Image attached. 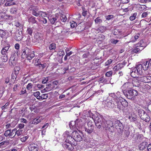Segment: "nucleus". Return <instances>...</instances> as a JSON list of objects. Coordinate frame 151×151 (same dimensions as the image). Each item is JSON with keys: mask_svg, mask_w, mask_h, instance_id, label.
<instances>
[{"mask_svg": "<svg viewBox=\"0 0 151 151\" xmlns=\"http://www.w3.org/2000/svg\"><path fill=\"white\" fill-rule=\"evenodd\" d=\"M123 93L125 96L129 99H134V98L138 95L137 91L133 89L123 91Z\"/></svg>", "mask_w": 151, "mask_h": 151, "instance_id": "f257e3e1", "label": "nucleus"}, {"mask_svg": "<svg viewBox=\"0 0 151 151\" xmlns=\"http://www.w3.org/2000/svg\"><path fill=\"white\" fill-rule=\"evenodd\" d=\"M134 80H133V82H126L121 87L122 91L123 93V91H126L129 90L131 89L132 88L133 86L134 85L136 86L139 85V83L136 84L135 82H134Z\"/></svg>", "mask_w": 151, "mask_h": 151, "instance_id": "f03ea898", "label": "nucleus"}, {"mask_svg": "<svg viewBox=\"0 0 151 151\" xmlns=\"http://www.w3.org/2000/svg\"><path fill=\"white\" fill-rule=\"evenodd\" d=\"M138 114L141 119L146 122H148L150 120V117L145 112L141 109L138 111Z\"/></svg>", "mask_w": 151, "mask_h": 151, "instance_id": "7ed1b4c3", "label": "nucleus"}, {"mask_svg": "<svg viewBox=\"0 0 151 151\" xmlns=\"http://www.w3.org/2000/svg\"><path fill=\"white\" fill-rule=\"evenodd\" d=\"M65 140V143L72 142L73 140V137H72V131H66L63 134Z\"/></svg>", "mask_w": 151, "mask_h": 151, "instance_id": "20e7f679", "label": "nucleus"}, {"mask_svg": "<svg viewBox=\"0 0 151 151\" xmlns=\"http://www.w3.org/2000/svg\"><path fill=\"white\" fill-rule=\"evenodd\" d=\"M114 126L119 134H121L123 131L124 126L119 120H116L114 122Z\"/></svg>", "mask_w": 151, "mask_h": 151, "instance_id": "39448f33", "label": "nucleus"}, {"mask_svg": "<svg viewBox=\"0 0 151 151\" xmlns=\"http://www.w3.org/2000/svg\"><path fill=\"white\" fill-rule=\"evenodd\" d=\"M72 137H73V140L77 142H80L83 139L81 134L76 131H72Z\"/></svg>", "mask_w": 151, "mask_h": 151, "instance_id": "423d86ee", "label": "nucleus"}, {"mask_svg": "<svg viewBox=\"0 0 151 151\" xmlns=\"http://www.w3.org/2000/svg\"><path fill=\"white\" fill-rule=\"evenodd\" d=\"M84 120L83 119H78L75 121V125L76 128L80 129L83 126L84 124Z\"/></svg>", "mask_w": 151, "mask_h": 151, "instance_id": "0eeeda50", "label": "nucleus"}, {"mask_svg": "<svg viewBox=\"0 0 151 151\" xmlns=\"http://www.w3.org/2000/svg\"><path fill=\"white\" fill-rule=\"evenodd\" d=\"M37 9H33L32 11V14L36 17L41 16L42 17L45 16L46 15V14L42 11H39L37 12Z\"/></svg>", "mask_w": 151, "mask_h": 151, "instance_id": "6e6552de", "label": "nucleus"}, {"mask_svg": "<svg viewBox=\"0 0 151 151\" xmlns=\"http://www.w3.org/2000/svg\"><path fill=\"white\" fill-rule=\"evenodd\" d=\"M10 45H8L7 46L4 47L1 51V55H6L10 52L11 49Z\"/></svg>", "mask_w": 151, "mask_h": 151, "instance_id": "1a4fd4ad", "label": "nucleus"}, {"mask_svg": "<svg viewBox=\"0 0 151 151\" xmlns=\"http://www.w3.org/2000/svg\"><path fill=\"white\" fill-rule=\"evenodd\" d=\"M28 148L30 151H37L38 147L36 144L32 143L29 146Z\"/></svg>", "mask_w": 151, "mask_h": 151, "instance_id": "9d476101", "label": "nucleus"}, {"mask_svg": "<svg viewBox=\"0 0 151 151\" xmlns=\"http://www.w3.org/2000/svg\"><path fill=\"white\" fill-rule=\"evenodd\" d=\"M31 50L27 47H25L23 49V52L22 55V58H27V56L29 54Z\"/></svg>", "mask_w": 151, "mask_h": 151, "instance_id": "9b49d317", "label": "nucleus"}, {"mask_svg": "<svg viewBox=\"0 0 151 151\" xmlns=\"http://www.w3.org/2000/svg\"><path fill=\"white\" fill-rule=\"evenodd\" d=\"M72 142H68L64 144V147L70 150H72L74 149L73 146L72 145Z\"/></svg>", "mask_w": 151, "mask_h": 151, "instance_id": "f8f14e48", "label": "nucleus"}, {"mask_svg": "<svg viewBox=\"0 0 151 151\" xmlns=\"http://www.w3.org/2000/svg\"><path fill=\"white\" fill-rule=\"evenodd\" d=\"M22 38V33L21 32H19L18 31L16 32L15 36V38L16 40L19 41Z\"/></svg>", "mask_w": 151, "mask_h": 151, "instance_id": "ddd939ff", "label": "nucleus"}, {"mask_svg": "<svg viewBox=\"0 0 151 151\" xmlns=\"http://www.w3.org/2000/svg\"><path fill=\"white\" fill-rule=\"evenodd\" d=\"M136 70L137 69L135 68H132L131 70L132 71L131 72L130 75L133 78H135L136 77L137 78V75H139L138 73L137 72Z\"/></svg>", "mask_w": 151, "mask_h": 151, "instance_id": "4468645a", "label": "nucleus"}, {"mask_svg": "<svg viewBox=\"0 0 151 151\" xmlns=\"http://www.w3.org/2000/svg\"><path fill=\"white\" fill-rule=\"evenodd\" d=\"M125 65V63L123 62L122 63H119L114 67V69L116 71L119 70L123 68Z\"/></svg>", "mask_w": 151, "mask_h": 151, "instance_id": "2eb2a0df", "label": "nucleus"}, {"mask_svg": "<svg viewBox=\"0 0 151 151\" xmlns=\"http://www.w3.org/2000/svg\"><path fill=\"white\" fill-rule=\"evenodd\" d=\"M147 143L145 141L142 142L139 145L138 147L140 150H142L145 148L147 146Z\"/></svg>", "mask_w": 151, "mask_h": 151, "instance_id": "dca6fc26", "label": "nucleus"}, {"mask_svg": "<svg viewBox=\"0 0 151 151\" xmlns=\"http://www.w3.org/2000/svg\"><path fill=\"white\" fill-rule=\"evenodd\" d=\"M135 68L137 69L136 70L137 72L139 74L141 75L142 73V66L141 64H139L137 65L134 68Z\"/></svg>", "mask_w": 151, "mask_h": 151, "instance_id": "f3484780", "label": "nucleus"}, {"mask_svg": "<svg viewBox=\"0 0 151 151\" xmlns=\"http://www.w3.org/2000/svg\"><path fill=\"white\" fill-rule=\"evenodd\" d=\"M146 76H144L141 77H138L136 80H134V82L137 83V82H138L139 83L138 81H140L142 82H143L144 83H146Z\"/></svg>", "mask_w": 151, "mask_h": 151, "instance_id": "a211bd4d", "label": "nucleus"}, {"mask_svg": "<svg viewBox=\"0 0 151 151\" xmlns=\"http://www.w3.org/2000/svg\"><path fill=\"white\" fill-rule=\"evenodd\" d=\"M17 75L14 73H12L11 75V79L10 82L11 83H15L16 80Z\"/></svg>", "mask_w": 151, "mask_h": 151, "instance_id": "6ab92c4d", "label": "nucleus"}, {"mask_svg": "<svg viewBox=\"0 0 151 151\" xmlns=\"http://www.w3.org/2000/svg\"><path fill=\"white\" fill-rule=\"evenodd\" d=\"M6 1L5 5L6 6H9L15 4V2H13L14 0H4Z\"/></svg>", "mask_w": 151, "mask_h": 151, "instance_id": "aec40b11", "label": "nucleus"}, {"mask_svg": "<svg viewBox=\"0 0 151 151\" xmlns=\"http://www.w3.org/2000/svg\"><path fill=\"white\" fill-rule=\"evenodd\" d=\"M28 21L32 24H38V22L36 20L35 17L33 16L30 17L28 19Z\"/></svg>", "mask_w": 151, "mask_h": 151, "instance_id": "412c9836", "label": "nucleus"}, {"mask_svg": "<svg viewBox=\"0 0 151 151\" xmlns=\"http://www.w3.org/2000/svg\"><path fill=\"white\" fill-rule=\"evenodd\" d=\"M14 135L15 136L16 135H17L18 137L20 135L22 134L23 130L20 129H19L17 130V129L16 128L14 129Z\"/></svg>", "mask_w": 151, "mask_h": 151, "instance_id": "4be33fe9", "label": "nucleus"}, {"mask_svg": "<svg viewBox=\"0 0 151 151\" xmlns=\"http://www.w3.org/2000/svg\"><path fill=\"white\" fill-rule=\"evenodd\" d=\"M9 61L10 64L11 65L14 66L16 65L17 62L14 56L11 57Z\"/></svg>", "mask_w": 151, "mask_h": 151, "instance_id": "5701e85b", "label": "nucleus"}, {"mask_svg": "<svg viewBox=\"0 0 151 151\" xmlns=\"http://www.w3.org/2000/svg\"><path fill=\"white\" fill-rule=\"evenodd\" d=\"M142 66V68L144 70H147L148 69L149 67H150L148 61H147L146 62H144Z\"/></svg>", "mask_w": 151, "mask_h": 151, "instance_id": "b1692460", "label": "nucleus"}, {"mask_svg": "<svg viewBox=\"0 0 151 151\" xmlns=\"http://www.w3.org/2000/svg\"><path fill=\"white\" fill-rule=\"evenodd\" d=\"M35 56V55L34 53V52L33 51H30V53L28 54L26 58L27 59L29 60H31Z\"/></svg>", "mask_w": 151, "mask_h": 151, "instance_id": "393cba45", "label": "nucleus"}, {"mask_svg": "<svg viewBox=\"0 0 151 151\" xmlns=\"http://www.w3.org/2000/svg\"><path fill=\"white\" fill-rule=\"evenodd\" d=\"M0 58L2 62H6L8 60L7 55H2L1 56Z\"/></svg>", "mask_w": 151, "mask_h": 151, "instance_id": "a878e982", "label": "nucleus"}, {"mask_svg": "<svg viewBox=\"0 0 151 151\" xmlns=\"http://www.w3.org/2000/svg\"><path fill=\"white\" fill-rule=\"evenodd\" d=\"M137 47H142L143 48L145 47V44H144L143 40H140L137 44Z\"/></svg>", "mask_w": 151, "mask_h": 151, "instance_id": "bb28decb", "label": "nucleus"}, {"mask_svg": "<svg viewBox=\"0 0 151 151\" xmlns=\"http://www.w3.org/2000/svg\"><path fill=\"white\" fill-rule=\"evenodd\" d=\"M58 18V17L55 16V17H50L49 20L50 23L52 24H54L55 22L57 21Z\"/></svg>", "mask_w": 151, "mask_h": 151, "instance_id": "cd10ccee", "label": "nucleus"}, {"mask_svg": "<svg viewBox=\"0 0 151 151\" xmlns=\"http://www.w3.org/2000/svg\"><path fill=\"white\" fill-rule=\"evenodd\" d=\"M93 127H88L85 128V131L88 134L91 133L93 130Z\"/></svg>", "mask_w": 151, "mask_h": 151, "instance_id": "c85d7f7f", "label": "nucleus"}, {"mask_svg": "<svg viewBox=\"0 0 151 151\" xmlns=\"http://www.w3.org/2000/svg\"><path fill=\"white\" fill-rule=\"evenodd\" d=\"M108 121H106L105 120H103L102 123V127L104 128H106L107 129L108 128Z\"/></svg>", "mask_w": 151, "mask_h": 151, "instance_id": "c756f323", "label": "nucleus"}, {"mask_svg": "<svg viewBox=\"0 0 151 151\" xmlns=\"http://www.w3.org/2000/svg\"><path fill=\"white\" fill-rule=\"evenodd\" d=\"M103 120H105L104 119H103L101 117H97L95 120V122L96 123H99V122H102L103 121Z\"/></svg>", "mask_w": 151, "mask_h": 151, "instance_id": "7c9ffc66", "label": "nucleus"}, {"mask_svg": "<svg viewBox=\"0 0 151 151\" xmlns=\"http://www.w3.org/2000/svg\"><path fill=\"white\" fill-rule=\"evenodd\" d=\"M41 121L39 119L35 118L32 121V124H37L41 122Z\"/></svg>", "mask_w": 151, "mask_h": 151, "instance_id": "2f4dec72", "label": "nucleus"}, {"mask_svg": "<svg viewBox=\"0 0 151 151\" xmlns=\"http://www.w3.org/2000/svg\"><path fill=\"white\" fill-rule=\"evenodd\" d=\"M40 93L39 91H37L35 92L34 93V95L38 100L40 99Z\"/></svg>", "mask_w": 151, "mask_h": 151, "instance_id": "473e14b6", "label": "nucleus"}, {"mask_svg": "<svg viewBox=\"0 0 151 151\" xmlns=\"http://www.w3.org/2000/svg\"><path fill=\"white\" fill-rule=\"evenodd\" d=\"M17 9L16 8L13 7L10 9V12L12 14H15L17 13Z\"/></svg>", "mask_w": 151, "mask_h": 151, "instance_id": "72a5a7b5", "label": "nucleus"}, {"mask_svg": "<svg viewBox=\"0 0 151 151\" xmlns=\"http://www.w3.org/2000/svg\"><path fill=\"white\" fill-rule=\"evenodd\" d=\"M10 130V133H9V134L8 136L10 138H13L14 137H15L14 135V129H13L12 131H11V129H9Z\"/></svg>", "mask_w": 151, "mask_h": 151, "instance_id": "f704fd0d", "label": "nucleus"}, {"mask_svg": "<svg viewBox=\"0 0 151 151\" xmlns=\"http://www.w3.org/2000/svg\"><path fill=\"white\" fill-rule=\"evenodd\" d=\"M60 19L63 22H65L67 19L66 16L64 14H61L60 16Z\"/></svg>", "mask_w": 151, "mask_h": 151, "instance_id": "c9c22d12", "label": "nucleus"}, {"mask_svg": "<svg viewBox=\"0 0 151 151\" xmlns=\"http://www.w3.org/2000/svg\"><path fill=\"white\" fill-rule=\"evenodd\" d=\"M143 48L140 49L139 48L136 47L132 50V52L133 53H137L140 50H142L143 49Z\"/></svg>", "mask_w": 151, "mask_h": 151, "instance_id": "e433bc0d", "label": "nucleus"}, {"mask_svg": "<svg viewBox=\"0 0 151 151\" xmlns=\"http://www.w3.org/2000/svg\"><path fill=\"white\" fill-rule=\"evenodd\" d=\"M5 91V88L3 87L0 88V98L2 96Z\"/></svg>", "mask_w": 151, "mask_h": 151, "instance_id": "4c0bfd02", "label": "nucleus"}, {"mask_svg": "<svg viewBox=\"0 0 151 151\" xmlns=\"http://www.w3.org/2000/svg\"><path fill=\"white\" fill-rule=\"evenodd\" d=\"M55 44L54 43L51 44L49 47V48L50 50L55 49Z\"/></svg>", "mask_w": 151, "mask_h": 151, "instance_id": "58836bf2", "label": "nucleus"}, {"mask_svg": "<svg viewBox=\"0 0 151 151\" xmlns=\"http://www.w3.org/2000/svg\"><path fill=\"white\" fill-rule=\"evenodd\" d=\"M137 15V13H134L133 15L129 17V19L131 21H133L135 19Z\"/></svg>", "mask_w": 151, "mask_h": 151, "instance_id": "ea45409f", "label": "nucleus"}, {"mask_svg": "<svg viewBox=\"0 0 151 151\" xmlns=\"http://www.w3.org/2000/svg\"><path fill=\"white\" fill-rule=\"evenodd\" d=\"M14 73L18 75L19 74V71L20 70V68L19 67H16L14 68Z\"/></svg>", "mask_w": 151, "mask_h": 151, "instance_id": "a19ab883", "label": "nucleus"}, {"mask_svg": "<svg viewBox=\"0 0 151 151\" xmlns=\"http://www.w3.org/2000/svg\"><path fill=\"white\" fill-rule=\"evenodd\" d=\"M106 29V27L104 26H101L99 27L98 30L101 32H103Z\"/></svg>", "mask_w": 151, "mask_h": 151, "instance_id": "79ce46f5", "label": "nucleus"}, {"mask_svg": "<svg viewBox=\"0 0 151 151\" xmlns=\"http://www.w3.org/2000/svg\"><path fill=\"white\" fill-rule=\"evenodd\" d=\"M40 99H47L48 97V95L47 94H43L40 96Z\"/></svg>", "mask_w": 151, "mask_h": 151, "instance_id": "37998d69", "label": "nucleus"}, {"mask_svg": "<svg viewBox=\"0 0 151 151\" xmlns=\"http://www.w3.org/2000/svg\"><path fill=\"white\" fill-rule=\"evenodd\" d=\"M70 25L72 28H74L77 26V24L74 21H72L70 22Z\"/></svg>", "mask_w": 151, "mask_h": 151, "instance_id": "c03bdc74", "label": "nucleus"}, {"mask_svg": "<svg viewBox=\"0 0 151 151\" xmlns=\"http://www.w3.org/2000/svg\"><path fill=\"white\" fill-rule=\"evenodd\" d=\"M94 21L96 23L99 24L102 22V20L101 19L100 17H98L94 20Z\"/></svg>", "mask_w": 151, "mask_h": 151, "instance_id": "a18cd8bd", "label": "nucleus"}, {"mask_svg": "<svg viewBox=\"0 0 151 151\" xmlns=\"http://www.w3.org/2000/svg\"><path fill=\"white\" fill-rule=\"evenodd\" d=\"M5 32L3 30L0 29V36L2 38H4L5 36Z\"/></svg>", "mask_w": 151, "mask_h": 151, "instance_id": "49530a36", "label": "nucleus"}, {"mask_svg": "<svg viewBox=\"0 0 151 151\" xmlns=\"http://www.w3.org/2000/svg\"><path fill=\"white\" fill-rule=\"evenodd\" d=\"M124 101H122V102H120V103L123 106L125 107L127 106L128 103L124 99Z\"/></svg>", "mask_w": 151, "mask_h": 151, "instance_id": "de8ad7c7", "label": "nucleus"}, {"mask_svg": "<svg viewBox=\"0 0 151 151\" xmlns=\"http://www.w3.org/2000/svg\"><path fill=\"white\" fill-rule=\"evenodd\" d=\"M28 137L27 136H24L20 138V140L23 142H24L28 139Z\"/></svg>", "mask_w": 151, "mask_h": 151, "instance_id": "09e8293b", "label": "nucleus"}, {"mask_svg": "<svg viewBox=\"0 0 151 151\" xmlns=\"http://www.w3.org/2000/svg\"><path fill=\"white\" fill-rule=\"evenodd\" d=\"M88 127H93V122L89 121L88 122L87 124Z\"/></svg>", "mask_w": 151, "mask_h": 151, "instance_id": "8fccbe9b", "label": "nucleus"}, {"mask_svg": "<svg viewBox=\"0 0 151 151\" xmlns=\"http://www.w3.org/2000/svg\"><path fill=\"white\" fill-rule=\"evenodd\" d=\"M97 128L99 129H100L101 127V126H102V122L96 123L95 122Z\"/></svg>", "mask_w": 151, "mask_h": 151, "instance_id": "3c124183", "label": "nucleus"}, {"mask_svg": "<svg viewBox=\"0 0 151 151\" xmlns=\"http://www.w3.org/2000/svg\"><path fill=\"white\" fill-rule=\"evenodd\" d=\"M146 83H149L151 82V76H146Z\"/></svg>", "mask_w": 151, "mask_h": 151, "instance_id": "603ef678", "label": "nucleus"}, {"mask_svg": "<svg viewBox=\"0 0 151 151\" xmlns=\"http://www.w3.org/2000/svg\"><path fill=\"white\" fill-rule=\"evenodd\" d=\"M19 85V84H17L14 85L13 89L14 91H17L18 90V88Z\"/></svg>", "mask_w": 151, "mask_h": 151, "instance_id": "864d4df0", "label": "nucleus"}, {"mask_svg": "<svg viewBox=\"0 0 151 151\" xmlns=\"http://www.w3.org/2000/svg\"><path fill=\"white\" fill-rule=\"evenodd\" d=\"M32 87V84L31 83H29L27 86V89L28 90L31 89Z\"/></svg>", "mask_w": 151, "mask_h": 151, "instance_id": "5fc2aeb1", "label": "nucleus"}, {"mask_svg": "<svg viewBox=\"0 0 151 151\" xmlns=\"http://www.w3.org/2000/svg\"><path fill=\"white\" fill-rule=\"evenodd\" d=\"M112 72L111 71H109L107 72L105 75L107 77H110L112 76Z\"/></svg>", "mask_w": 151, "mask_h": 151, "instance_id": "6e6d98bb", "label": "nucleus"}, {"mask_svg": "<svg viewBox=\"0 0 151 151\" xmlns=\"http://www.w3.org/2000/svg\"><path fill=\"white\" fill-rule=\"evenodd\" d=\"M108 127H113V123L112 121H108Z\"/></svg>", "mask_w": 151, "mask_h": 151, "instance_id": "4d7b16f0", "label": "nucleus"}, {"mask_svg": "<svg viewBox=\"0 0 151 151\" xmlns=\"http://www.w3.org/2000/svg\"><path fill=\"white\" fill-rule=\"evenodd\" d=\"M107 106L109 108H112L114 107V105L112 104L111 102L109 101L107 103Z\"/></svg>", "mask_w": 151, "mask_h": 151, "instance_id": "13d9d810", "label": "nucleus"}, {"mask_svg": "<svg viewBox=\"0 0 151 151\" xmlns=\"http://www.w3.org/2000/svg\"><path fill=\"white\" fill-rule=\"evenodd\" d=\"M27 32L28 34L31 35L32 33V28H28L27 29Z\"/></svg>", "mask_w": 151, "mask_h": 151, "instance_id": "bf43d9fd", "label": "nucleus"}, {"mask_svg": "<svg viewBox=\"0 0 151 151\" xmlns=\"http://www.w3.org/2000/svg\"><path fill=\"white\" fill-rule=\"evenodd\" d=\"M112 62V60L111 59H109L106 61L105 63V65L106 66H107L110 64Z\"/></svg>", "mask_w": 151, "mask_h": 151, "instance_id": "052dcab7", "label": "nucleus"}, {"mask_svg": "<svg viewBox=\"0 0 151 151\" xmlns=\"http://www.w3.org/2000/svg\"><path fill=\"white\" fill-rule=\"evenodd\" d=\"M148 15L147 12H144L142 14L141 17L142 18H145L147 17Z\"/></svg>", "mask_w": 151, "mask_h": 151, "instance_id": "680f3d73", "label": "nucleus"}, {"mask_svg": "<svg viewBox=\"0 0 151 151\" xmlns=\"http://www.w3.org/2000/svg\"><path fill=\"white\" fill-rule=\"evenodd\" d=\"M10 133V130L9 129L5 131L4 133V135L5 137H8V136L9 134V133Z\"/></svg>", "mask_w": 151, "mask_h": 151, "instance_id": "e2e57ef3", "label": "nucleus"}, {"mask_svg": "<svg viewBox=\"0 0 151 151\" xmlns=\"http://www.w3.org/2000/svg\"><path fill=\"white\" fill-rule=\"evenodd\" d=\"M113 18V16L112 15H109L107 16L106 17V19L107 20H109Z\"/></svg>", "mask_w": 151, "mask_h": 151, "instance_id": "0e129e2a", "label": "nucleus"}, {"mask_svg": "<svg viewBox=\"0 0 151 151\" xmlns=\"http://www.w3.org/2000/svg\"><path fill=\"white\" fill-rule=\"evenodd\" d=\"M48 78L46 77L45 78H44L42 81V83H47V82L48 81Z\"/></svg>", "mask_w": 151, "mask_h": 151, "instance_id": "69168bd1", "label": "nucleus"}, {"mask_svg": "<svg viewBox=\"0 0 151 151\" xmlns=\"http://www.w3.org/2000/svg\"><path fill=\"white\" fill-rule=\"evenodd\" d=\"M9 103H6L5 105L2 106L1 107L2 109H5L7 108V106L9 105Z\"/></svg>", "mask_w": 151, "mask_h": 151, "instance_id": "338daca9", "label": "nucleus"}, {"mask_svg": "<svg viewBox=\"0 0 151 151\" xmlns=\"http://www.w3.org/2000/svg\"><path fill=\"white\" fill-rule=\"evenodd\" d=\"M24 126V124L23 123L20 124L18 125V127L20 129L23 128Z\"/></svg>", "mask_w": 151, "mask_h": 151, "instance_id": "774afa93", "label": "nucleus"}]
</instances>
